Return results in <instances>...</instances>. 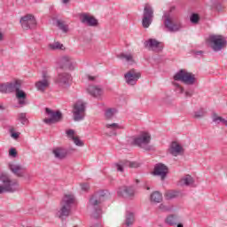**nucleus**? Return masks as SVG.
<instances>
[{
  "mask_svg": "<svg viewBox=\"0 0 227 227\" xmlns=\"http://www.w3.org/2000/svg\"><path fill=\"white\" fill-rule=\"evenodd\" d=\"M134 187L132 186H122L119 188L117 194L122 198H132L134 196Z\"/></svg>",
  "mask_w": 227,
  "mask_h": 227,
  "instance_id": "obj_21",
  "label": "nucleus"
},
{
  "mask_svg": "<svg viewBox=\"0 0 227 227\" xmlns=\"http://www.w3.org/2000/svg\"><path fill=\"white\" fill-rule=\"evenodd\" d=\"M179 184L185 187H192L194 185V178L191 175H186L180 180Z\"/></svg>",
  "mask_w": 227,
  "mask_h": 227,
  "instance_id": "obj_26",
  "label": "nucleus"
},
{
  "mask_svg": "<svg viewBox=\"0 0 227 227\" xmlns=\"http://www.w3.org/2000/svg\"><path fill=\"white\" fill-rule=\"evenodd\" d=\"M174 81H180L184 84L192 86L196 84V75L192 73L188 72L185 69H181L176 72L173 77Z\"/></svg>",
  "mask_w": 227,
  "mask_h": 227,
  "instance_id": "obj_7",
  "label": "nucleus"
},
{
  "mask_svg": "<svg viewBox=\"0 0 227 227\" xmlns=\"http://www.w3.org/2000/svg\"><path fill=\"white\" fill-rule=\"evenodd\" d=\"M71 139L76 146H84V143L79 139V137H73Z\"/></svg>",
  "mask_w": 227,
  "mask_h": 227,
  "instance_id": "obj_41",
  "label": "nucleus"
},
{
  "mask_svg": "<svg viewBox=\"0 0 227 227\" xmlns=\"http://www.w3.org/2000/svg\"><path fill=\"white\" fill-rule=\"evenodd\" d=\"M224 118L219 116L217 114L213 113L212 114V121L214 123H216L217 125H219V123H224Z\"/></svg>",
  "mask_w": 227,
  "mask_h": 227,
  "instance_id": "obj_37",
  "label": "nucleus"
},
{
  "mask_svg": "<svg viewBox=\"0 0 227 227\" xmlns=\"http://www.w3.org/2000/svg\"><path fill=\"white\" fill-rule=\"evenodd\" d=\"M203 116H205V110L204 109L201 108V109L194 112L193 118L200 119V118H203Z\"/></svg>",
  "mask_w": 227,
  "mask_h": 227,
  "instance_id": "obj_39",
  "label": "nucleus"
},
{
  "mask_svg": "<svg viewBox=\"0 0 227 227\" xmlns=\"http://www.w3.org/2000/svg\"><path fill=\"white\" fill-rule=\"evenodd\" d=\"M165 223L169 226H176L177 223H180V216L176 215H170L165 219Z\"/></svg>",
  "mask_w": 227,
  "mask_h": 227,
  "instance_id": "obj_28",
  "label": "nucleus"
},
{
  "mask_svg": "<svg viewBox=\"0 0 227 227\" xmlns=\"http://www.w3.org/2000/svg\"><path fill=\"white\" fill-rule=\"evenodd\" d=\"M182 152H184V147H182L180 144L177 142H172L170 144L168 148V153H170V155H173V157H178Z\"/></svg>",
  "mask_w": 227,
  "mask_h": 227,
  "instance_id": "obj_22",
  "label": "nucleus"
},
{
  "mask_svg": "<svg viewBox=\"0 0 227 227\" xmlns=\"http://www.w3.org/2000/svg\"><path fill=\"white\" fill-rule=\"evenodd\" d=\"M51 51H65V46L59 42H55L49 44Z\"/></svg>",
  "mask_w": 227,
  "mask_h": 227,
  "instance_id": "obj_31",
  "label": "nucleus"
},
{
  "mask_svg": "<svg viewBox=\"0 0 227 227\" xmlns=\"http://www.w3.org/2000/svg\"><path fill=\"white\" fill-rule=\"evenodd\" d=\"M115 113H116V110L114 108H109V109L106 110V112H105V118L106 120H113Z\"/></svg>",
  "mask_w": 227,
  "mask_h": 227,
  "instance_id": "obj_36",
  "label": "nucleus"
},
{
  "mask_svg": "<svg viewBox=\"0 0 227 227\" xmlns=\"http://www.w3.org/2000/svg\"><path fill=\"white\" fill-rule=\"evenodd\" d=\"M136 221V218L134 216L133 213H127L126 215V221H125V224L126 226H132V224H134V222Z\"/></svg>",
  "mask_w": 227,
  "mask_h": 227,
  "instance_id": "obj_34",
  "label": "nucleus"
},
{
  "mask_svg": "<svg viewBox=\"0 0 227 227\" xmlns=\"http://www.w3.org/2000/svg\"><path fill=\"white\" fill-rule=\"evenodd\" d=\"M176 10V7L171 6L168 12L163 13V24L165 27L170 33H176L178 31H182L184 29V25L180 21H174L175 19L173 18V11Z\"/></svg>",
  "mask_w": 227,
  "mask_h": 227,
  "instance_id": "obj_2",
  "label": "nucleus"
},
{
  "mask_svg": "<svg viewBox=\"0 0 227 227\" xmlns=\"http://www.w3.org/2000/svg\"><path fill=\"white\" fill-rule=\"evenodd\" d=\"M23 29H33L36 26V20L32 14L23 16L20 20Z\"/></svg>",
  "mask_w": 227,
  "mask_h": 227,
  "instance_id": "obj_16",
  "label": "nucleus"
},
{
  "mask_svg": "<svg viewBox=\"0 0 227 227\" xmlns=\"http://www.w3.org/2000/svg\"><path fill=\"white\" fill-rule=\"evenodd\" d=\"M118 58L120 59H124L129 65H134V57L132 54H125V53H121L118 55Z\"/></svg>",
  "mask_w": 227,
  "mask_h": 227,
  "instance_id": "obj_30",
  "label": "nucleus"
},
{
  "mask_svg": "<svg viewBox=\"0 0 227 227\" xmlns=\"http://www.w3.org/2000/svg\"><path fill=\"white\" fill-rule=\"evenodd\" d=\"M56 26L62 33H68V25L65 24L61 20H57Z\"/></svg>",
  "mask_w": 227,
  "mask_h": 227,
  "instance_id": "obj_33",
  "label": "nucleus"
},
{
  "mask_svg": "<svg viewBox=\"0 0 227 227\" xmlns=\"http://www.w3.org/2000/svg\"><path fill=\"white\" fill-rule=\"evenodd\" d=\"M87 79H88V81H90L91 82H93L97 81V79H98V77L88 74Z\"/></svg>",
  "mask_w": 227,
  "mask_h": 227,
  "instance_id": "obj_48",
  "label": "nucleus"
},
{
  "mask_svg": "<svg viewBox=\"0 0 227 227\" xmlns=\"http://www.w3.org/2000/svg\"><path fill=\"white\" fill-rule=\"evenodd\" d=\"M55 84L62 90H68L72 84V75L68 73H59L55 78Z\"/></svg>",
  "mask_w": 227,
  "mask_h": 227,
  "instance_id": "obj_11",
  "label": "nucleus"
},
{
  "mask_svg": "<svg viewBox=\"0 0 227 227\" xmlns=\"http://www.w3.org/2000/svg\"><path fill=\"white\" fill-rule=\"evenodd\" d=\"M209 6L212 10H215V12H223V10H224L222 0H211Z\"/></svg>",
  "mask_w": 227,
  "mask_h": 227,
  "instance_id": "obj_27",
  "label": "nucleus"
},
{
  "mask_svg": "<svg viewBox=\"0 0 227 227\" xmlns=\"http://www.w3.org/2000/svg\"><path fill=\"white\" fill-rule=\"evenodd\" d=\"M177 227H184V224L178 223V224H177Z\"/></svg>",
  "mask_w": 227,
  "mask_h": 227,
  "instance_id": "obj_54",
  "label": "nucleus"
},
{
  "mask_svg": "<svg viewBox=\"0 0 227 227\" xmlns=\"http://www.w3.org/2000/svg\"><path fill=\"white\" fill-rule=\"evenodd\" d=\"M152 141V135L148 132H143L137 137L134 138L133 143L138 148H142V150H145V152H153L155 147L150 145Z\"/></svg>",
  "mask_w": 227,
  "mask_h": 227,
  "instance_id": "obj_6",
  "label": "nucleus"
},
{
  "mask_svg": "<svg viewBox=\"0 0 227 227\" xmlns=\"http://www.w3.org/2000/svg\"><path fill=\"white\" fill-rule=\"evenodd\" d=\"M0 40H3V33L0 32Z\"/></svg>",
  "mask_w": 227,
  "mask_h": 227,
  "instance_id": "obj_53",
  "label": "nucleus"
},
{
  "mask_svg": "<svg viewBox=\"0 0 227 227\" xmlns=\"http://www.w3.org/2000/svg\"><path fill=\"white\" fill-rule=\"evenodd\" d=\"M223 125H224L225 127H227V120H226V119H224V121H223Z\"/></svg>",
  "mask_w": 227,
  "mask_h": 227,
  "instance_id": "obj_52",
  "label": "nucleus"
},
{
  "mask_svg": "<svg viewBox=\"0 0 227 227\" xmlns=\"http://www.w3.org/2000/svg\"><path fill=\"white\" fill-rule=\"evenodd\" d=\"M66 134L68 136V137H70L71 139H73V137H75V136H74V134H75V131L74 129H68Z\"/></svg>",
  "mask_w": 227,
  "mask_h": 227,
  "instance_id": "obj_45",
  "label": "nucleus"
},
{
  "mask_svg": "<svg viewBox=\"0 0 227 227\" xmlns=\"http://www.w3.org/2000/svg\"><path fill=\"white\" fill-rule=\"evenodd\" d=\"M60 63L62 65V68H68V70H74V62L70 57H62Z\"/></svg>",
  "mask_w": 227,
  "mask_h": 227,
  "instance_id": "obj_25",
  "label": "nucleus"
},
{
  "mask_svg": "<svg viewBox=\"0 0 227 227\" xmlns=\"http://www.w3.org/2000/svg\"><path fill=\"white\" fill-rule=\"evenodd\" d=\"M180 196V192L168 191L165 193V198L167 200H174V198H178Z\"/></svg>",
  "mask_w": 227,
  "mask_h": 227,
  "instance_id": "obj_35",
  "label": "nucleus"
},
{
  "mask_svg": "<svg viewBox=\"0 0 227 227\" xmlns=\"http://www.w3.org/2000/svg\"><path fill=\"white\" fill-rule=\"evenodd\" d=\"M82 191H90V184L88 183L81 184Z\"/></svg>",
  "mask_w": 227,
  "mask_h": 227,
  "instance_id": "obj_44",
  "label": "nucleus"
},
{
  "mask_svg": "<svg viewBox=\"0 0 227 227\" xmlns=\"http://www.w3.org/2000/svg\"><path fill=\"white\" fill-rule=\"evenodd\" d=\"M62 3H63L64 4H67V3H70V0H62Z\"/></svg>",
  "mask_w": 227,
  "mask_h": 227,
  "instance_id": "obj_51",
  "label": "nucleus"
},
{
  "mask_svg": "<svg viewBox=\"0 0 227 227\" xmlns=\"http://www.w3.org/2000/svg\"><path fill=\"white\" fill-rule=\"evenodd\" d=\"M52 153L55 159L59 160H63V159H67V155H68V151L63 147H56L52 150Z\"/></svg>",
  "mask_w": 227,
  "mask_h": 227,
  "instance_id": "obj_24",
  "label": "nucleus"
},
{
  "mask_svg": "<svg viewBox=\"0 0 227 227\" xmlns=\"http://www.w3.org/2000/svg\"><path fill=\"white\" fill-rule=\"evenodd\" d=\"M20 136V133L13 132V130H11V137L13 139H19V137Z\"/></svg>",
  "mask_w": 227,
  "mask_h": 227,
  "instance_id": "obj_47",
  "label": "nucleus"
},
{
  "mask_svg": "<svg viewBox=\"0 0 227 227\" xmlns=\"http://www.w3.org/2000/svg\"><path fill=\"white\" fill-rule=\"evenodd\" d=\"M184 97L187 98V97H192V91L186 90L184 91Z\"/></svg>",
  "mask_w": 227,
  "mask_h": 227,
  "instance_id": "obj_49",
  "label": "nucleus"
},
{
  "mask_svg": "<svg viewBox=\"0 0 227 227\" xmlns=\"http://www.w3.org/2000/svg\"><path fill=\"white\" fill-rule=\"evenodd\" d=\"M147 191H150V187H147Z\"/></svg>",
  "mask_w": 227,
  "mask_h": 227,
  "instance_id": "obj_55",
  "label": "nucleus"
},
{
  "mask_svg": "<svg viewBox=\"0 0 227 227\" xmlns=\"http://www.w3.org/2000/svg\"><path fill=\"white\" fill-rule=\"evenodd\" d=\"M85 116H86V103L79 100L74 105L73 119L74 120V121H81L84 120Z\"/></svg>",
  "mask_w": 227,
  "mask_h": 227,
  "instance_id": "obj_9",
  "label": "nucleus"
},
{
  "mask_svg": "<svg viewBox=\"0 0 227 227\" xmlns=\"http://www.w3.org/2000/svg\"><path fill=\"white\" fill-rule=\"evenodd\" d=\"M173 84L176 87L175 88L176 93H180V94L184 93V87L180 86V84L178 82H174Z\"/></svg>",
  "mask_w": 227,
  "mask_h": 227,
  "instance_id": "obj_40",
  "label": "nucleus"
},
{
  "mask_svg": "<svg viewBox=\"0 0 227 227\" xmlns=\"http://www.w3.org/2000/svg\"><path fill=\"white\" fill-rule=\"evenodd\" d=\"M74 203H75V197L74 194L69 193L64 195L61 201V208L57 213L58 217H59V219L68 217L70 215V210L72 209V205H74Z\"/></svg>",
  "mask_w": 227,
  "mask_h": 227,
  "instance_id": "obj_5",
  "label": "nucleus"
},
{
  "mask_svg": "<svg viewBox=\"0 0 227 227\" xmlns=\"http://www.w3.org/2000/svg\"><path fill=\"white\" fill-rule=\"evenodd\" d=\"M51 86V76L47 72H43L42 74V79L37 81L35 82V88L37 91H41V93H43L45 90L50 88Z\"/></svg>",
  "mask_w": 227,
  "mask_h": 227,
  "instance_id": "obj_14",
  "label": "nucleus"
},
{
  "mask_svg": "<svg viewBox=\"0 0 227 227\" xmlns=\"http://www.w3.org/2000/svg\"><path fill=\"white\" fill-rule=\"evenodd\" d=\"M106 201L104 192H98L93 195L89 200V208L91 211L90 217L92 219H100L102 217V207L100 204Z\"/></svg>",
  "mask_w": 227,
  "mask_h": 227,
  "instance_id": "obj_1",
  "label": "nucleus"
},
{
  "mask_svg": "<svg viewBox=\"0 0 227 227\" xmlns=\"http://www.w3.org/2000/svg\"><path fill=\"white\" fill-rule=\"evenodd\" d=\"M16 92V98H18V104L24 107V106L27 105V95L24 90H20V81H15L12 82H7V93H14Z\"/></svg>",
  "mask_w": 227,
  "mask_h": 227,
  "instance_id": "obj_4",
  "label": "nucleus"
},
{
  "mask_svg": "<svg viewBox=\"0 0 227 227\" xmlns=\"http://www.w3.org/2000/svg\"><path fill=\"white\" fill-rule=\"evenodd\" d=\"M151 201L153 203H160V201H162V193H160L159 192H153L151 194Z\"/></svg>",
  "mask_w": 227,
  "mask_h": 227,
  "instance_id": "obj_32",
  "label": "nucleus"
},
{
  "mask_svg": "<svg viewBox=\"0 0 227 227\" xmlns=\"http://www.w3.org/2000/svg\"><path fill=\"white\" fill-rule=\"evenodd\" d=\"M18 120L20 121L22 125H26L27 123L28 120L27 117L26 116V113H20L18 114Z\"/></svg>",
  "mask_w": 227,
  "mask_h": 227,
  "instance_id": "obj_38",
  "label": "nucleus"
},
{
  "mask_svg": "<svg viewBox=\"0 0 227 227\" xmlns=\"http://www.w3.org/2000/svg\"><path fill=\"white\" fill-rule=\"evenodd\" d=\"M0 194L4 192H17L20 190L19 182L17 180H12L10 176L5 172H0Z\"/></svg>",
  "mask_w": 227,
  "mask_h": 227,
  "instance_id": "obj_3",
  "label": "nucleus"
},
{
  "mask_svg": "<svg viewBox=\"0 0 227 227\" xmlns=\"http://www.w3.org/2000/svg\"><path fill=\"white\" fill-rule=\"evenodd\" d=\"M153 22V7L150 4H145L144 5L142 26L146 29L150 27Z\"/></svg>",
  "mask_w": 227,
  "mask_h": 227,
  "instance_id": "obj_10",
  "label": "nucleus"
},
{
  "mask_svg": "<svg viewBox=\"0 0 227 227\" xmlns=\"http://www.w3.org/2000/svg\"><path fill=\"white\" fill-rule=\"evenodd\" d=\"M115 167L117 168V171L123 173V168H139V163L136 161L123 160L121 163H116Z\"/></svg>",
  "mask_w": 227,
  "mask_h": 227,
  "instance_id": "obj_23",
  "label": "nucleus"
},
{
  "mask_svg": "<svg viewBox=\"0 0 227 227\" xmlns=\"http://www.w3.org/2000/svg\"><path fill=\"white\" fill-rule=\"evenodd\" d=\"M106 129L110 130L109 136H116L117 130H120V129H122L121 126L118 123H111V124H106Z\"/></svg>",
  "mask_w": 227,
  "mask_h": 227,
  "instance_id": "obj_29",
  "label": "nucleus"
},
{
  "mask_svg": "<svg viewBox=\"0 0 227 227\" xmlns=\"http://www.w3.org/2000/svg\"><path fill=\"white\" fill-rule=\"evenodd\" d=\"M144 45L145 49H149L151 51H153L154 52H161L162 49H164L162 43L152 38L145 41L144 43Z\"/></svg>",
  "mask_w": 227,
  "mask_h": 227,
  "instance_id": "obj_17",
  "label": "nucleus"
},
{
  "mask_svg": "<svg viewBox=\"0 0 227 227\" xmlns=\"http://www.w3.org/2000/svg\"><path fill=\"white\" fill-rule=\"evenodd\" d=\"M208 42L215 52H219L226 47V37L220 35H209Z\"/></svg>",
  "mask_w": 227,
  "mask_h": 227,
  "instance_id": "obj_8",
  "label": "nucleus"
},
{
  "mask_svg": "<svg viewBox=\"0 0 227 227\" xmlns=\"http://www.w3.org/2000/svg\"><path fill=\"white\" fill-rule=\"evenodd\" d=\"M9 155L10 157H13V158L17 157V150L15 148L10 149Z\"/></svg>",
  "mask_w": 227,
  "mask_h": 227,
  "instance_id": "obj_46",
  "label": "nucleus"
},
{
  "mask_svg": "<svg viewBox=\"0 0 227 227\" xmlns=\"http://www.w3.org/2000/svg\"><path fill=\"white\" fill-rule=\"evenodd\" d=\"M9 169H11L12 173H13V175H15L16 176H19L20 178H24L26 173V168H24V166L20 164L11 163L9 164Z\"/></svg>",
  "mask_w": 227,
  "mask_h": 227,
  "instance_id": "obj_19",
  "label": "nucleus"
},
{
  "mask_svg": "<svg viewBox=\"0 0 227 227\" xmlns=\"http://www.w3.org/2000/svg\"><path fill=\"white\" fill-rule=\"evenodd\" d=\"M160 209L163 211H168L169 208H168L164 204L160 205Z\"/></svg>",
  "mask_w": 227,
  "mask_h": 227,
  "instance_id": "obj_50",
  "label": "nucleus"
},
{
  "mask_svg": "<svg viewBox=\"0 0 227 227\" xmlns=\"http://www.w3.org/2000/svg\"><path fill=\"white\" fill-rule=\"evenodd\" d=\"M45 113L48 118L43 119L46 125H52L53 123H58L63 120V114L59 111H53L51 108H45Z\"/></svg>",
  "mask_w": 227,
  "mask_h": 227,
  "instance_id": "obj_12",
  "label": "nucleus"
},
{
  "mask_svg": "<svg viewBox=\"0 0 227 227\" xmlns=\"http://www.w3.org/2000/svg\"><path fill=\"white\" fill-rule=\"evenodd\" d=\"M124 79L125 82L128 83L129 86H136L137 84V81L141 79V73L132 68L124 74Z\"/></svg>",
  "mask_w": 227,
  "mask_h": 227,
  "instance_id": "obj_13",
  "label": "nucleus"
},
{
  "mask_svg": "<svg viewBox=\"0 0 227 227\" xmlns=\"http://www.w3.org/2000/svg\"><path fill=\"white\" fill-rule=\"evenodd\" d=\"M80 21L82 24L85 26H89V27H97L98 26V20L94 16L90 15V13H81L80 14Z\"/></svg>",
  "mask_w": 227,
  "mask_h": 227,
  "instance_id": "obj_15",
  "label": "nucleus"
},
{
  "mask_svg": "<svg viewBox=\"0 0 227 227\" xmlns=\"http://www.w3.org/2000/svg\"><path fill=\"white\" fill-rule=\"evenodd\" d=\"M190 20L192 24H198V22H200V16L196 13H193L191 16Z\"/></svg>",
  "mask_w": 227,
  "mask_h": 227,
  "instance_id": "obj_42",
  "label": "nucleus"
},
{
  "mask_svg": "<svg viewBox=\"0 0 227 227\" xmlns=\"http://www.w3.org/2000/svg\"><path fill=\"white\" fill-rule=\"evenodd\" d=\"M168 171L169 169L168 168V166L162 163H158L154 167L153 175L155 176H160L161 180H165L166 176H168Z\"/></svg>",
  "mask_w": 227,
  "mask_h": 227,
  "instance_id": "obj_18",
  "label": "nucleus"
},
{
  "mask_svg": "<svg viewBox=\"0 0 227 227\" xmlns=\"http://www.w3.org/2000/svg\"><path fill=\"white\" fill-rule=\"evenodd\" d=\"M0 93H8V83L0 84Z\"/></svg>",
  "mask_w": 227,
  "mask_h": 227,
  "instance_id": "obj_43",
  "label": "nucleus"
},
{
  "mask_svg": "<svg viewBox=\"0 0 227 227\" xmlns=\"http://www.w3.org/2000/svg\"><path fill=\"white\" fill-rule=\"evenodd\" d=\"M87 91L91 97H95V98H100L104 95V89L98 85H90L87 88Z\"/></svg>",
  "mask_w": 227,
  "mask_h": 227,
  "instance_id": "obj_20",
  "label": "nucleus"
}]
</instances>
